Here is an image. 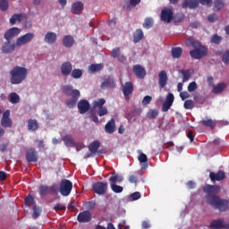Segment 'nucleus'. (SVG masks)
<instances>
[{"mask_svg": "<svg viewBox=\"0 0 229 229\" xmlns=\"http://www.w3.org/2000/svg\"><path fill=\"white\" fill-rule=\"evenodd\" d=\"M186 46L188 47H193V50L190 51V55L194 60H201L203 56H207V55H208V49L207 47L201 45V42L195 40L192 38H188L186 39Z\"/></svg>", "mask_w": 229, "mask_h": 229, "instance_id": "f257e3e1", "label": "nucleus"}, {"mask_svg": "<svg viewBox=\"0 0 229 229\" xmlns=\"http://www.w3.org/2000/svg\"><path fill=\"white\" fill-rule=\"evenodd\" d=\"M10 75L12 85H19L28 77V69L16 66L10 72Z\"/></svg>", "mask_w": 229, "mask_h": 229, "instance_id": "f03ea898", "label": "nucleus"}, {"mask_svg": "<svg viewBox=\"0 0 229 229\" xmlns=\"http://www.w3.org/2000/svg\"><path fill=\"white\" fill-rule=\"evenodd\" d=\"M208 203L216 210H219V212H226L229 208L228 199H221L218 196L209 197Z\"/></svg>", "mask_w": 229, "mask_h": 229, "instance_id": "7ed1b4c3", "label": "nucleus"}, {"mask_svg": "<svg viewBox=\"0 0 229 229\" xmlns=\"http://www.w3.org/2000/svg\"><path fill=\"white\" fill-rule=\"evenodd\" d=\"M58 192H60L61 196H69L72 192V182L68 179H63L59 183Z\"/></svg>", "mask_w": 229, "mask_h": 229, "instance_id": "20e7f679", "label": "nucleus"}, {"mask_svg": "<svg viewBox=\"0 0 229 229\" xmlns=\"http://www.w3.org/2000/svg\"><path fill=\"white\" fill-rule=\"evenodd\" d=\"M39 196H47V194H58V184L54 183L50 187L47 185H40L38 188Z\"/></svg>", "mask_w": 229, "mask_h": 229, "instance_id": "39448f33", "label": "nucleus"}, {"mask_svg": "<svg viewBox=\"0 0 229 229\" xmlns=\"http://www.w3.org/2000/svg\"><path fill=\"white\" fill-rule=\"evenodd\" d=\"M203 191L208 194L207 199L208 203L209 198H212V196H216V194H219L221 192V186L207 184L203 187Z\"/></svg>", "mask_w": 229, "mask_h": 229, "instance_id": "423d86ee", "label": "nucleus"}, {"mask_svg": "<svg viewBox=\"0 0 229 229\" xmlns=\"http://www.w3.org/2000/svg\"><path fill=\"white\" fill-rule=\"evenodd\" d=\"M92 189L96 194H98L99 196L103 194H106V191H108V182H95L92 186Z\"/></svg>", "mask_w": 229, "mask_h": 229, "instance_id": "0eeeda50", "label": "nucleus"}, {"mask_svg": "<svg viewBox=\"0 0 229 229\" xmlns=\"http://www.w3.org/2000/svg\"><path fill=\"white\" fill-rule=\"evenodd\" d=\"M35 38V34L29 32L27 34H24L23 36H21L16 40V46L17 47H21L22 46H26V44H30L31 40Z\"/></svg>", "mask_w": 229, "mask_h": 229, "instance_id": "6e6552de", "label": "nucleus"}, {"mask_svg": "<svg viewBox=\"0 0 229 229\" xmlns=\"http://www.w3.org/2000/svg\"><path fill=\"white\" fill-rule=\"evenodd\" d=\"M20 34H21V29L17 27H13L5 31L4 38L8 42H12V39L15 38V37H19Z\"/></svg>", "mask_w": 229, "mask_h": 229, "instance_id": "1a4fd4ad", "label": "nucleus"}, {"mask_svg": "<svg viewBox=\"0 0 229 229\" xmlns=\"http://www.w3.org/2000/svg\"><path fill=\"white\" fill-rule=\"evenodd\" d=\"M0 124L2 128H12V118H10V110H5L3 114Z\"/></svg>", "mask_w": 229, "mask_h": 229, "instance_id": "9d476101", "label": "nucleus"}, {"mask_svg": "<svg viewBox=\"0 0 229 229\" xmlns=\"http://www.w3.org/2000/svg\"><path fill=\"white\" fill-rule=\"evenodd\" d=\"M174 17L173 9L165 8L161 11V21L163 22H171Z\"/></svg>", "mask_w": 229, "mask_h": 229, "instance_id": "9b49d317", "label": "nucleus"}, {"mask_svg": "<svg viewBox=\"0 0 229 229\" xmlns=\"http://www.w3.org/2000/svg\"><path fill=\"white\" fill-rule=\"evenodd\" d=\"M122 90L126 101H130V96L133 94V82L126 81Z\"/></svg>", "mask_w": 229, "mask_h": 229, "instance_id": "f8f14e48", "label": "nucleus"}, {"mask_svg": "<svg viewBox=\"0 0 229 229\" xmlns=\"http://www.w3.org/2000/svg\"><path fill=\"white\" fill-rule=\"evenodd\" d=\"M173 103H174V95L173 93H168L165 101L163 103L162 112H168L173 106Z\"/></svg>", "mask_w": 229, "mask_h": 229, "instance_id": "ddd939ff", "label": "nucleus"}, {"mask_svg": "<svg viewBox=\"0 0 229 229\" xmlns=\"http://www.w3.org/2000/svg\"><path fill=\"white\" fill-rule=\"evenodd\" d=\"M25 158L29 164H31V162H38V156L37 154V150L34 148H30L26 152Z\"/></svg>", "mask_w": 229, "mask_h": 229, "instance_id": "4468645a", "label": "nucleus"}, {"mask_svg": "<svg viewBox=\"0 0 229 229\" xmlns=\"http://www.w3.org/2000/svg\"><path fill=\"white\" fill-rule=\"evenodd\" d=\"M132 72H134L135 76L138 77L140 80H144V78H146V69L140 64L133 65Z\"/></svg>", "mask_w": 229, "mask_h": 229, "instance_id": "2eb2a0df", "label": "nucleus"}, {"mask_svg": "<svg viewBox=\"0 0 229 229\" xmlns=\"http://www.w3.org/2000/svg\"><path fill=\"white\" fill-rule=\"evenodd\" d=\"M77 106L80 114H81L82 115L83 114H87L90 110V103H89V100L86 99L79 101Z\"/></svg>", "mask_w": 229, "mask_h": 229, "instance_id": "dca6fc26", "label": "nucleus"}, {"mask_svg": "<svg viewBox=\"0 0 229 229\" xmlns=\"http://www.w3.org/2000/svg\"><path fill=\"white\" fill-rule=\"evenodd\" d=\"M77 220L79 223H90L92 220V214L89 213V211H82L79 213L77 216Z\"/></svg>", "mask_w": 229, "mask_h": 229, "instance_id": "f3484780", "label": "nucleus"}, {"mask_svg": "<svg viewBox=\"0 0 229 229\" xmlns=\"http://www.w3.org/2000/svg\"><path fill=\"white\" fill-rule=\"evenodd\" d=\"M199 6V1L198 0H183L182 4V8L186 10V8H190V10H196Z\"/></svg>", "mask_w": 229, "mask_h": 229, "instance_id": "a211bd4d", "label": "nucleus"}, {"mask_svg": "<svg viewBox=\"0 0 229 229\" xmlns=\"http://www.w3.org/2000/svg\"><path fill=\"white\" fill-rule=\"evenodd\" d=\"M101 89L103 90L106 89H114L115 88V81H114V78L108 76L106 77L103 81V82L101 83Z\"/></svg>", "mask_w": 229, "mask_h": 229, "instance_id": "6ab92c4d", "label": "nucleus"}, {"mask_svg": "<svg viewBox=\"0 0 229 229\" xmlns=\"http://www.w3.org/2000/svg\"><path fill=\"white\" fill-rule=\"evenodd\" d=\"M204 128H210V130H216V126H217V121L212 120L211 118H206L199 122Z\"/></svg>", "mask_w": 229, "mask_h": 229, "instance_id": "aec40b11", "label": "nucleus"}, {"mask_svg": "<svg viewBox=\"0 0 229 229\" xmlns=\"http://www.w3.org/2000/svg\"><path fill=\"white\" fill-rule=\"evenodd\" d=\"M225 174L223 171H218L216 174L214 172H210L209 174V178L211 180V182H221L223 180H225Z\"/></svg>", "mask_w": 229, "mask_h": 229, "instance_id": "412c9836", "label": "nucleus"}, {"mask_svg": "<svg viewBox=\"0 0 229 229\" xmlns=\"http://www.w3.org/2000/svg\"><path fill=\"white\" fill-rule=\"evenodd\" d=\"M72 72V64L71 62H65L61 65V73L63 76H69Z\"/></svg>", "mask_w": 229, "mask_h": 229, "instance_id": "4be33fe9", "label": "nucleus"}, {"mask_svg": "<svg viewBox=\"0 0 229 229\" xmlns=\"http://www.w3.org/2000/svg\"><path fill=\"white\" fill-rule=\"evenodd\" d=\"M12 41H6L2 46V53L7 55L8 53H13L15 51V44H11Z\"/></svg>", "mask_w": 229, "mask_h": 229, "instance_id": "5701e85b", "label": "nucleus"}, {"mask_svg": "<svg viewBox=\"0 0 229 229\" xmlns=\"http://www.w3.org/2000/svg\"><path fill=\"white\" fill-rule=\"evenodd\" d=\"M83 8H84L83 3L75 2L72 5V13H73L74 15H80V13L83 12Z\"/></svg>", "mask_w": 229, "mask_h": 229, "instance_id": "b1692460", "label": "nucleus"}, {"mask_svg": "<svg viewBox=\"0 0 229 229\" xmlns=\"http://www.w3.org/2000/svg\"><path fill=\"white\" fill-rule=\"evenodd\" d=\"M63 141L66 148H74L76 146V142L74 141V138L71 134H66L63 136Z\"/></svg>", "mask_w": 229, "mask_h": 229, "instance_id": "393cba45", "label": "nucleus"}, {"mask_svg": "<svg viewBox=\"0 0 229 229\" xmlns=\"http://www.w3.org/2000/svg\"><path fill=\"white\" fill-rule=\"evenodd\" d=\"M179 72L182 75V83H185L191 80V77L194 74V70H181Z\"/></svg>", "mask_w": 229, "mask_h": 229, "instance_id": "a878e982", "label": "nucleus"}, {"mask_svg": "<svg viewBox=\"0 0 229 229\" xmlns=\"http://www.w3.org/2000/svg\"><path fill=\"white\" fill-rule=\"evenodd\" d=\"M80 91H75V96L66 100V106H68V108L74 107L76 106V103H78V98H80Z\"/></svg>", "mask_w": 229, "mask_h": 229, "instance_id": "bb28decb", "label": "nucleus"}, {"mask_svg": "<svg viewBox=\"0 0 229 229\" xmlns=\"http://www.w3.org/2000/svg\"><path fill=\"white\" fill-rule=\"evenodd\" d=\"M225 225V220L223 218H218L216 220H213L210 225V229H223Z\"/></svg>", "mask_w": 229, "mask_h": 229, "instance_id": "cd10ccee", "label": "nucleus"}, {"mask_svg": "<svg viewBox=\"0 0 229 229\" xmlns=\"http://www.w3.org/2000/svg\"><path fill=\"white\" fill-rule=\"evenodd\" d=\"M106 133H109L112 135L115 131V120L112 118L106 125H105Z\"/></svg>", "mask_w": 229, "mask_h": 229, "instance_id": "c85d7f7f", "label": "nucleus"}, {"mask_svg": "<svg viewBox=\"0 0 229 229\" xmlns=\"http://www.w3.org/2000/svg\"><path fill=\"white\" fill-rule=\"evenodd\" d=\"M159 76V87H161V89H164V87H165V85H167V72H165V71H161L158 74Z\"/></svg>", "mask_w": 229, "mask_h": 229, "instance_id": "c756f323", "label": "nucleus"}, {"mask_svg": "<svg viewBox=\"0 0 229 229\" xmlns=\"http://www.w3.org/2000/svg\"><path fill=\"white\" fill-rule=\"evenodd\" d=\"M64 94L66 96H76V92H80L78 89H72V86L65 85L62 87Z\"/></svg>", "mask_w": 229, "mask_h": 229, "instance_id": "7c9ffc66", "label": "nucleus"}, {"mask_svg": "<svg viewBox=\"0 0 229 229\" xmlns=\"http://www.w3.org/2000/svg\"><path fill=\"white\" fill-rule=\"evenodd\" d=\"M144 38V32L141 29H137L135 32L133 33V42L134 44H139L140 40Z\"/></svg>", "mask_w": 229, "mask_h": 229, "instance_id": "2f4dec72", "label": "nucleus"}, {"mask_svg": "<svg viewBox=\"0 0 229 229\" xmlns=\"http://www.w3.org/2000/svg\"><path fill=\"white\" fill-rule=\"evenodd\" d=\"M101 147V143L99 140H95L89 146V150L90 151L91 155H96L98 153V149Z\"/></svg>", "mask_w": 229, "mask_h": 229, "instance_id": "473e14b6", "label": "nucleus"}, {"mask_svg": "<svg viewBox=\"0 0 229 229\" xmlns=\"http://www.w3.org/2000/svg\"><path fill=\"white\" fill-rule=\"evenodd\" d=\"M139 162L141 164V169L146 170L148 169V156L144 153H140L138 157Z\"/></svg>", "mask_w": 229, "mask_h": 229, "instance_id": "72a5a7b5", "label": "nucleus"}, {"mask_svg": "<svg viewBox=\"0 0 229 229\" xmlns=\"http://www.w3.org/2000/svg\"><path fill=\"white\" fill-rule=\"evenodd\" d=\"M45 42H47V44H55V42H56V33L47 32L45 35Z\"/></svg>", "mask_w": 229, "mask_h": 229, "instance_id": "f704fd0d", "label": "nucleus"}, {"mask_svg": "<svg viewBox=\"0 0 229 229\" xmlns=\"http://www.w3.org/2000/svg\"><path fill=\"white\" fill-rule=\"evenodd\" d=\"M105 69V64H92L89 66V72H99Z\"/></svg>", "mask_w": 229, "mask_h": 229, "instance_id": "c9c22d12", "label": "nucleus"}, {"mask_svg": "<svg viewBox=\"0 0 229 229\" xmlns=\"http://www.w3.org/2000/svg\"><path fill=\"white\" fill-rule=\"evenodd\" d=\"M213 94H221L226 89V83L221 82L212 88Z\"/></svg>", "mask_w": 229, "mask_h": 229, "instance_id": "e433bc0d", "label": "nucleus"}, {"mask_svg": "<svg viewBox=\"0 0 229 229\" xmlns=\"http://www.w3.org/2000/svg\"><path fill=\"white\" fill-rule=\"evenodd\" d=\"M28 130L29 131H37L38 130V122L35 119H30L28 121Z\"/></svg>", "mask_w": 229, "mask_h": 229, "instance_id": "4c0bfd02", "label": "nucleus"}, {"mask_svg": "<svg viewBox=\"0 0 229 229\" xmlns=\"http://www.w3.org/2000/svg\"><path fill=\"white\" fill-rule=\"evenodd\" d=\"M63 44L64 46V47H72V46L74 45V38H72V36H64V39H63Z\"/></svg>", "mask_w": 229, "mask_h": 229, "instance_id": "58836bf2", "label": "nucleus"}, {"mask_svg": "<svg viewBox=\"0 0 229 229\" xmlns=\"http://www.w3.org/2000/svg\"><path fill=\"white\" fill-rule=\"evenodd\" d=\"M173 58H182V55L183 54V49L180 47H172L171 50Z\"/></svg>", "mask_w": 229, "mask_h": 229, "instance_id": "ea45409f", "label": "nucleus"}, {"mask_svg": "<svg viewBox=\"0 0 229 229\" xmlns=\"http://www.w3.org/2000/svg\"><path fill=\"white\" fill-rule=\"evenodd\" d=\"M223 8H225V1H223V0H215L214 1L213 10L215 12H219L220 10H223Z\"/></svg>", "mask_w": 229, "mask_h": 229, "instance_id": "a19ab883", "label": "nucleus"}, {"mask_svg": "<svg viewBox=\"0 0 229 229\" xmlns=\"http://www.w3.org/2000/svg\"><path fill=\"white\" fill-rule=\"evenodd\" d=\"M22 21V13H14L10 19V24L13 25Z\"/></svg>", "mask_w": 229, "mask_h": 229, "instance_id": "79ce46f5", "label": "nucleus"}, {"mask_svg": "<svg viewBox=\"0 0 229 229\" xmlns=\"http://www.w3.org/2000/svg\"><path fill=\"white\" fill-rule=\"evenodd\" d=\"M72 78H74V80H80L81 76H83V71L80 69H73L71 72Z\"/></svg>", "mask_w": 229, "mask_h": 229, "instance_id": "37998d69", "label": "nucleus"}, {"mask_svg": "<svg viewBox=\"0 0 229 229\" xmlns=\"http://www.w3.org/2000/svg\"><path fill=\"white\" fill-rule=\"evenodd\" d=\"M111 190L113 192H115V194H121V192L124 191V188L123 186L117 185L115 182H111Z\"/></svg>", "mask_w": 229, "mask_h": 229, "instance_id": "c03bdc74", "label": "nucleus"}, {"mask_svg": "<svg viewBox=\"0 0 229 229\" xmlns=\"http://www.w3.org/2000/svg\"><path fill=\"white\" fill-rule=\"evenodd\" d=\"M24 204L27 207H33V205H35V197H33V195H28L25 198Z\"/></svg>", "mask_w": 229, "mask_h": 229, "instance_id": "a18cd8bd", "label": "nucleus"}, {"mask_svg": "<svg viewBox=\"0 0 229 229\" xmlns=\"http://www.w3.org/2000/svg\"><path fill=\"white\" fill-rule=\"evenodd\" d=\"M20 101L21 97H19L17 93L13 92L10 94V102L13 103V105H17Z\"/></svg>", "mask_w": 229, "mask_h": 229, "instance_id": "49530a36", "label": "nucleus"}, {"mask_svg": "<svg viewBox=\"0 0 229 229\" xmlns=\"http://www.w3.org/2000/svg\"><path fill=\"white\" fill-rule=\"evenodd\" d=\"M40 214H42V208H40V207L35 205L33 206V218L37 219L38 217H40Z\"/></svg>", "mask_w": 229, "mask_h": 229, "instance_id": "de8ad7c7", "label": "nucleus"}, {"mask_svg": "<svg viewBox=\"0 0 229 229\" xmlns=\"http://www.w3.org/2000/svg\"><path fill=\"white\" fill-rule=\"evenodd\" d=\"M153 24H155V22L153 21L152 18H146L143 22V28H145V30H149Z\"/></svg>", "mask_w": 229, "mask_h": 229, "instance_id": "09e8293b", "label": "nucleus"}, {"mask_svg": "<svg viewBox=\"0 0 229 229\" xmlns=\"http://www.w3.org/2000/svg\"><path fill=\"white\" fill-rule=\"evenodd\" d=\"M105 103H106V101L103 98H100L98 100H95L93 102V108H103V105H105Z\"/></svg>", "mask_w": 229, "mask_h": 229, "instance_id": "8fccbe9b", "label": "nucleus"}, {"mask_svg": "<svg viewBox=\"0 0 229 229\" xmlns=\"http://www.w3.org/2000/svg\"><path fill=\"white\" fill-rule=\"evenodd\" d=\"M222 40H223V38H221V36H218L217 34H214L211 37L210 42H211V44L219 45V44H221Z\"/></svg>", "mask_w": 229, "mask_h": 229, "instance_id": "3c124183", "label": "nucleus"}, {"mask_svg": "<svg viewBox=\"0 0 229 229\" xmlns=\"http://www.w3.org/2000/svg\"><path fill=\"white\" fill-rule=\"evenodd\" d=\"M123 180V176H119V175H113L109 178L110 183H117V182L121 183Z\"/></svg>", "mask_w": 229, "mask_h": 229, "instance_id": "603ef678", "label": "nucleus"}, {"mask_svg": "<svg viewBox=\"0 0 229 229\" xmlns=\"http://www.w3.org/2000/svg\"><path fill=\"white\" fill-rule=\"evenodd\" d=\"M183 106L185 110H192L194 108V101L188 99L184 102Z\"/></svg>", "mask_w": 229, "mask_h": 229, "instance_id": "864d4df0", "label": "nucleus"}, {"mask_svg": "<svg viewBox=\"0 0 229 229\" xmlns=\"http://www.w3.org/2000/svg\"><path fill=\"white\" fill-rule=\"evenodd\" d=\"M9 8L8 0H0V10L2 12H6Z\"/></svg>", "mask_w": 229, "mask_h": 229, "instance_id": "5fc2aeb1", "label": "nucleus"}, {"mask_svg": "<svg viewBox=\"0 0 229 229\" xmlns=\"http://www.w3.org/2000/svg\"><path fill=\"white\" fill-rule=\"evenodd\" d=\"M148 117L149 119H157V117H158V110H157V109L150 110L148 113Z\"/></svg>", "mask_w": 229, "mask_h": 229, "instance_id": "6e6d98bb", "label": "nucleus"}, {"mask_svg": "<svg viewBox=\"0 0 229 229\" xmlns=\"http://www.w3.org/2000/svg\"><path fill=\"white\" fill-rule=\"evenodd\" d=\"M194 90H198V83L196 81H192L188 85V92H194Z\"/></svg>", "mask_w": 229, "mask_h": 229, "instance_id": "4d7b16f0", "label": "nucleus"}, {"mask_svg": "<svg viewBox=\"0 0 229 229\" xmlns=\"http://www.w3.org/2000/svg\"><path fill=\"white\" fill-rule=\"evenodd\" d=\"M108 114V109L105 106L98 108V115L99 117H103V115H106Z\"/></svg>", "mask_w": 229, "mask_h": 229, "instance_id": "13d9d810", "label": "nucleus"}, {"mask_svg": "<svg viewBox=\"0 0 229 229\" xmlns=\"http://www.w3.org/2000/svg\"><path fill=\"white\" fill-rule=\"evenodd\" d=\"M219 20V17H217V14L216 13H211L208 15V22H216V21Z\"/></svg>", "mask_w": 229, "mask_h": 229, "instance_id": "bf43d9fd", "label": "nucleus"}, {"mask_svg": "<svg viewBox=\"0 0 229 229\" xmlns=\"http://www.w3.org/2000/svg\"><path fill=\"white\" fill-rule=\"evenodd\" d=\"M66 209H67V208L65 207V205H62V204H56L54 207V210L55 212L65 211Z\"/></svg>", "mask_w": 229, "mask_h": 229, "instance_id": "052dcab7", "label": "nucleus"}, {"mask_svg": "<svg viewBox=\"0 0 229 229\" xmlns=\"http://www.w3.org/2000/svg\"><path fill=\"white\" fill-rule=\"evenodd\" d=\"M121 51V48L120 47H115L112 50L111 52V56L112 58H117L119 56V53Z\"/></svg>", "mask_w": 229, "mask_h": 229, "instance_id": "680f3d73", "label": "nucleus"}, {"mask_svg": "<svg viewBox=\"0 0 229 229\" xmlns=\"http://www.w3.org/2000/svg\"><path fill=\"white\" fill-rule=\"evenodd\" d=\"M152 99H153V98H151V96H145L142 100L143 106L149 105V103H151Z\"/></svg>", "mask_w": 229, "mask_h": 229, "instance_id": "e2e57ef3", "label": "nucleus"}, {"mask_svg": "<svg viewBox=\"0 0 229 229\" xmlns=\"http://www.w3.org/2000/svg\"><path fill=\"white\" fill-rule=\"evenodd\" d=\"M180 98L182 101H185V99H189V98H191V94L187 91H181Z\"/></svg>", "mask_w": 229, "mask_h": 229, "instance_id": "0e129e2a", "label": "nucleus"}, {"mask_svg": "<svg viewBox=\"0 0 229 229\" xmlns=\"http://www.w3.org/2000/svg\"><path fill=\"white\" fill-rule=\"evenodd\" d=\"M139 178L137 177V174H131L128 178V181L130 183H137Z\"/></svg>", "mask_w": 229, "mask_h": 229, "instance_id": "69168bd1", "label": "nucleus"}, {"mask_svg": "<svg viewBox=\"0 0 229 229\" xmlns=\"http://www.w3.org/2000/svg\"><path fill=\"white\" fill-rule=\"evenodd\" d=\"M141 228L143 229H149L151 228V224L148 220H144L141 222Z\"/></svg>", "mask_w": 229, "mask_h": 229, "instance_id": "338daca9", "label": "nucleus"}, {"mask_svg": "<svg viewBox=\"0 0 229 229\" xmlns=\"http://www.w3.org/2000/svg\"><path fill=\"white\" fill-rule=\"evenodd\" d=\"M222 62H224V64H229V51H226L222 57Z\"/></svg>", "mask_w": 229, "mask_h": 229, "instance_id": "774afa93", "label": "nucleus"}]
</instances>
